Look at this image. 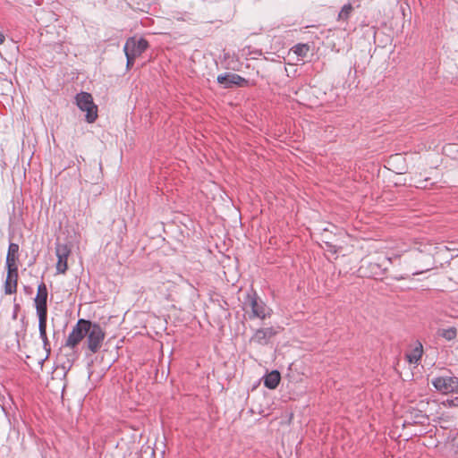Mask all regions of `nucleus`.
<instances>
[{
	"label": "nucleus",
	"instance_id": "dca6fc26",
	"mask_svg": "<svg viewBox=\"0 0 458 458\" xmlns=\"http://www.w3.org/2000/svg\"><path fill=\"white\" fill-rule=\"evenodd\" d=\"M353 11L351 3L345 4L338 13V21H347Z\"/></svg>",
	"mask_w": 458,
	"mask_h": 458
},
{
	"label": "nucleus",
	"instance_id": "f8f14e48",
	"mask_svg": "<svg viewBox=\"0 0 458 458\" xmlns=\"http://www.w3.org/2000/svg\"><path fill=\"white\" fill-rule=\"evenodd\" d=\"M47 318H38V331L39 337L43 343V349L46 352V357L42 360L41 364L47 360L51 352V344L48 337L47 335Z\"/></svg>",
	"mask_w": 458,
	"mask_h": 458
},
{
	"label": "nucleus",
	"instance_id": "4468645a",
	"mask_svg": "<svg viewBox=\"0 0 458 458\" xmlns=\"http://www.w3.org/2000/svg\"><path fill=\"white\" fill-rule=\"evenodd\" d=\"M423 354V346L420 343H417L415 347L405 354V357L409 363L417 364L421 359Z\"/></svg>",
	"mask_w": 458,
	"mask_h": 458
},
{
	"label": "nucleus",
	"instance_id": "9d476101",
	"mask_svg": "<svg viewBox=\"0 0 458 458\" xmlns=\"http://www.w3.org/2000/svg\"><path fill=\"white\" fill-rule=\"evenodd\" d=\"M57 256L56 270L57 273L64 274L67 270V259L70 255V249L65 244H58L55 248Z\"/></svg>",
	"mask_w": 458,
	"mask_h": 458
},
{
	"label": "nucleus",
	"instance_id": "20e7f679",
	"mask_svg": "<svg viewBox=\"0 0 458 458\" xmlns=\"http://www.w3.org/2000/svg\"><path fill=\"white\" fill-rule=\"evenodd\" d=\"M86 325H89V320H78L65 341L66 347L74 348L81 343L87 335Z\"/></svg>",
	"mask_w": 458,
	"mask_h": 458
},
{
	"label": "nucleus",
	"instance_id": "4be33fe9",
	"mask_svg": "<svg viewBox=\"0 0 458 458\" xmlns=\"http://www.w3.org/2000/svg\"><path fill=\"white\" fill-rule=\"evenodd\" d=\"M428 179H425L423 182H420V185H418L417 187H420V188H426L427 187V184H424L425 182H427Z\"/></svg>",
	"mask_w": 458,
	"mask_h": 458
},
{
	"label": "nucleus",
	"instance_id": "a211bd4d",
	"mask_svg": "<svg viewBox=\"0 0 458 458\" xmlns=\"http://www.w3.org/2000/svg\"><path fill=\"white\" fill-rule=\"evenodd\" d=\"M292 51L301 57H305L310 51V47L307 44H297L293 48Z\"/></svg>",
	"mask_w": 458,
	"mask_h": 458
},
{
	"label": "nucleus",
	"instance_id": "aec40b11",
	"mask_svg": "<svg viewBox=\"0 0 458 458\" xmlns=\"http://www.w3.org/2000/svg\"><path fill=\"white\" fill-rule=\"evenodd\" d=\"M127 59V67L130 68L133 65L134 60L136 57L132 56L131 55H129L128 53H124Z\"/></svg>",
	"mask_w": 458,
	"mask_h": 458
},
{
	"label": "nucleus",
	"instance_id": "412c9836",
	"mask_svg": "<svg viewBox=\"0 0 458 458\" xmlns=\"http://www.w3.org/2000/svg\"><path fill=\"white\" fill-rule=\"evenodd\" d=\"M4 35L0 31V45H2L4 42Z\"/></svg>",
	"mask_w": 458,
	"mask_h": 458
},
{
	"label": "nucleus",
	"instance_id": "f257e3e1",
	"mask_svg": "<svg viewBox=\"0 0 458 458\" xmlns=\"http://www.w3.org/2000/svg\"><path fill=\"white\" fill-rule=\"evenodd\" d=\"M244 304L250 308L251 312L249 314L250 319L259 318L264 320L271 317L272 310L255 292L247 293Z\"/></svg>",
	"mask_w": 458,
	"mask_h": 458
},
{
	"label": "nucleus",
	"instance_id": "f3484780",
	"mask_svg": "<svg viewBox=\"0 0 458 458\" xmlns=\"http://www.w3.org/2000/svg\"><path fill=\"white\" fill-rule=\"evenodd\" d=\"M439 335L445 338L447 341L454 340L457 335V330L455 327H451L448 328H444L439 331Z\"/></svg>",
	"mask_w": 458,
	"mask_h": 458
},
{
	"label": "nucleus",
	"instance_id": "6e6552de",
	"mask_svg": "<svg viewBox=\"0 0 458 458\" xmlns=\"http://www.w3.org/2000/svg\"><path fill=\"white\" fill-rule=\"evenodd\" d=\"M216 81L219 84L223 85L225 89H230L234 86L246 87L248 85V81L245 78L232 72L219 74Z\"/></svg>",
	"mask_w": 458,
	"mask_h": 458
},
{
	"label": "nucleus",
	"instance_id": "0eeeda50",
	"mask_svg": "<svg viewBox=\"0 0 458 458\" xmlns=\"http://www.w3.org/2000/svg\"><path fill=\"white\" fill-rule=\"evenodd\" d=\"M432 385L437 391L443 394L453 393L458 387V377H438L432 380Z\"/></svg>",
	"mask_w": 458,
	"mask_h": 458
},
{
	"label": "nucleus",
	"instance_id": "7ed1b4c3",
	"mask_svg": "<svg viewBox=\"0 0 458 458\" xmlns=\"http://www.w3.org/2000/svg\"><path fill=\"white\" fill-rule=\"evenodd\" d=\"M86 329L88 348L92 353H96L102 346L105 332L99 324L91 321H89V325H86Z\"/></svg>",
	"mask_w": 458,
	"mask_h": 458
},
{
	"label": "nucleus",
	"instance_id": "9b49d317",
	"mask_svg": "<svg viewBox=\"0 0 458 458\" xmlns=\"http://www.w3.org/2000/svg\"><path fill=\"white\" fill-rule=\"evenodd\" d=\"M18 267L7 268V276L4 283L5 294H12L17 291Z\"/></svg>",
	"mask_w": 458,
	"mask_h": 458
},
{
	"label": "nucleus",
	"instance_id": "ddd939ff",
	"mask_svg": "<svg viewBox=\"0 0 458 458\" xmlns=\"http://www.w3.org/2000/svg\"><path fill=\"white\" fill-rule=\"evenodd\" d=\"M19 245L17 243L11 242L8 247V252L6 255V267L13 268L18 267L16 261L18 259Z\"/></svg>",
	"mask_w": 458,
	"mask_h": 458
},
{
	"label": "nucleus",
	"instance_id": "6ab92c4d",
	"mask_svg": "<svg viewBox=\"0 0 458 458\" xmlns=\"http://www.w3.org/2000/svg\"><path fill=\"white\" fill-rule=\"evenodd\" d=\"M444 405L449 406V407H458V397L446 399L443 402Z\"/></svg>",
	"mask_w": 458,
	"mask_h": 458
},
{
	"label": "nucleus",
	"instance_id": "2eb2a0df",
	"mask_svg": "<svg viewBox=\"0 0 458 458\" xmlns=\"http://www.w3.org/2000/svg\"><path fill=\"white\" fill-rule=\"evenodd\" d=\"M280 379V373L277 370H273L264 377V386L269 389H275L277 387Z\"/></svg>",
	"mask_w": 458,
	"mask_h": 458
},
{
	"label": "nucleus",
	"instance_id": "f03ea898",
	"mask_svg": "<svg viewBox=\"0 0 458 458\" xmlns=\"http://www.w3.org/2000/svg\"><path fill=\"white\" fill-rule=\"evenodd\" d=\"M75 103L80 110L86 112V121L89 123H94L98 118V106L93 102L91 94L88 92L78 93L75 97Z\"/></svg>",
	"mask_w": 458,
	"mask_h": 458
},
{
	"label": "nucleus",
	"instance_id": "423d86ee",
	"mask_svg": "<svg viewBox=\"0 0 458 458\" xmlns=\"http://www.w3.org/2000/svg\"><path fill=\"white\" fill-rule=\"evenodd\" d=\"M148 43L146 39L131 37L126 40L123 51L134 57H138L148 48Z\"/></svg>",
	"mask_w": 458,
	"mask_h": 458
},
{
	"label": "nucleus",
	"instance_id": "1a4fd4ad",
	"mask_svg": "<svg viewBox=\"0 0 458 458\" xmlns=\"http://www.w3.org/2000/svg\"><path fill=\"white\" fill-rule=\"evenodd\" d=\"M276 334L277 331L273 327H261L255 330L250 342L258 345H267Z\"/></svg>",
	"mask_w": 458,
	"mask_h": 458
},
{
	"label": "nucleus",
	"instance_id": "39448f33",
	"mask_svg": "<svg viewBox=\"0 0 458 458\" xmlns=\"http://www.w3.org/2000/svg\"><path fill=\"white\" fill-rule=\"evenodd\" d=\"M47 288L44 283L38 286V293L35 301V308L38 318H47Z\"/></svg>",
	"mask_w": 458,
	"mask_h": 458
}]
</instances>
